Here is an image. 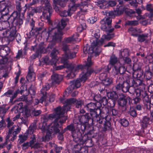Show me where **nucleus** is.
Listing matches in <instances>:
<instances>
[{"label": "nucleus", "mask_w": 153, "mask_h": 153, "mask_svg": "<svg viewBox=\"0 0 153 153\" xmlns=\"http://www.w3.org/2000/svg\"><path fill=\"white\" fill-rule=\"evenodd\" d=\"M129 85L127 82H125L120 85H116L113 88L114 90L118 91L122 90L123 92H126L129 90L128 88Z\"/></svg>", "instance_id": "obj_18"}, {"label": "nucleus", "mask_w": 153, "mask_h": 153, "mask_svg": "<svg viewBox=\"0 0 153 153\" xmlns=\"http://www.w3.org/2000/svg\"><path fill=\"white\" fill-rule=\"evenodd\" d=\"M19 89H17L16 91L14 93L13 95L12 96L10 100V101L11 102H12L13 100L17 96V94H19Z\"/></svg>", "instance_id": "obj_63"}, {"label": "nucleus", "mask_w": 153, "mask_h": 153, "mask_svg": "<svg viewBox=\"0 0 153 153\" xmlns=\"http://www.w3.org/2000/svg\"><path fill=\"white\" fill-rule=\"evenodd\" d=\"M48 94H46L45 95L42 96L40 99V102L41 103H42L44 102L45 105H46L50 102H53L54 100V96L52 95L50 96V97H48Z\"/></svg>", "instance_id": "obj_19"}, {"label": "nucleus", "mask_w": 153, "mask_h": 153, "mask_svg": "<svg viewBox=\"0 0 153 153\" xmlns=\"http://www.w3.org/2000/svg\"><path fill=\"white\" fill-rule=\"evenodd\" d=\"M9 47H5L0 49V56L1 57H5L9 52Z\"/></svg>", "instance_id": "obj_31"}, {"label": "nucleus", "mask_w": 153, "mask_h": 153, "mask_svg": "<svg viewBox=\"0 0 153 153\" xmlns=\"http://www.w3.org/2000/svg\"><path fill=\"white\" fill-rule=\"evenodd\" d=\"M67 0H53V6L54 8L56 11L58 10V8L56 5L58 4L62 7H64L66 5Z\"/></svg>", "instance_id": "obj_28"}, {"label": "nucleus", "mask_w": 153, "mask_h": 153, "mask_svg": "<svg viewBox=\"0 0 153 153\" xmlns=\"http://www.w3.org/2000/svg\"><path fill=\"white\" fill-rule=\"evenodd\" d=\"M99 30L98 29H97V32H94V33H92V36H93V35H94V36L95 37V40H91V42H92L91 44L94 42L95 43V45H97V44H96V41H97V42L99 41H98L97 39L99 38L100 36V34L99 32Z\"/></svg>", "instance_id": "obj_49"}, {"label": "nucleus", "mask_w": 153, "mask_h": 153, "mask_svg": "<svg viewBox=\"0 0 153 153\" xmlns=\"http://www.w3.org/2000/svg\"><path fill=\"white\" fill-rule=\"evenodd\" d=\"M30 146L32 148L34 149H39V150H42V149L41 144L38 143H36L33 145L31 144Z\"/></svg>", "instance_id": "obj_53"}, {"label": "nucleus", "mask_w": 153, "mask_h": 153, "mask_svg": "<svg viewBox=\"0 0 153 153\" xmlns=\"http://www.w3.org/2000/svg\"><path fill=\"white\" fill-rule=\"evenodd\" d=\"M106 74L104 73H102L100 75V77H102V84L105 86L110 85L112 82V79L106 77Z\"/></svg>", "instance_id": "obj_23"}, {"label": "nucleus", "mask_w": 153, "mask_h": 153, "mask_svg": "<svg viewBox=\"0 0 153 153\" xmlns=\"http://www.w3.org/2000/svg\"><path fill=\"white\" fill-rule=\"evenodd\" d=\"M126 24L129 25L135 26L138 24V22L136 20L129 21L126 22Z\"/></svg>", "instance_id": "obj_55"}, {"label": "nucleus", "mask_w": 153, "mask_h": 153, "mask_svg": "<svg viewBox=\"0 0 153 153\" xmlns=\"http://www.w3.org/2000/svg\"><path fill=\"white\" fill-rule=\"evenodd\" d=\"M42 123L40 124L39 128H40L43 132L47 131L48 127L50 125H49L48 127L47 126V122L48 121V119L45 117H43L42 120Z\"/></svg>", "instance_id": "obj_29"}, {"label": "nucleus", "mask_w": 153, "mask_h": 153, "mask_svg": "<svg viewBox=\"0 0 153 153\" xmlns=\"http://www.w3.org/2000/svg\"><path fill=\"white\" fill-rule=\"evenodd\" d=\"M148 34H143L138 35V41L140 42H142L146 40L148 38Z\"/></svg>", "instance_id": "obj_39"}, {"label": "nucleus", "mask_w": 153, "mask_h": 153, "mask_svg": "<svg viewBox=\"0 0 153 153\" xmlns=\"http://www.w3.org/2000/svg\"><path fill=\"white\" fill-rule=\"evenodd\" d=\"M117 59V58H111L109 61L110 65H114V69H115V66H119L120 65L119 61Z\"/></svg>", "instance_id": "obj_35"}, {"label": "nucleus", "mask_w": 153, "mask_h": 153, "mask_svg": "<svg viewBox=\"0 0 153 153\" xmlns=\"http://www.w3.org/2000/svg\"><path fill=\"white\" fill-rule=\"evenodd\" d=\"M152 14H149L148 13H146L144 15L143 18L144 19L147 18L148 19L147 20H144L141 22V23L144 25H145L148 24H150L151 22L149 20L151 19V17H152Z\"/></svg>", "instance_id": "obj_34"}, {"label": "nucleus", "mask_w": 153, "mask_h": 153, "mask_svg": "<svg viewBox=\"0 0 153 153\" xmlns=\"http://www.w3.org/2000/svg\"><path fill=\"white\" fill-rule=\"evenodd\" d=\"M60 102L64 103V106L61 108L58 107L54 109L55 113L51 114L50 117H60L61 118L59 120L60 123L62 124L65 123L67 119V117L64 116L65 111L69 110L70 108L71 105L74 104L77 108L80 107L83 103V102L80 100H76L74 98H71L65 100L63 98L60 99Z\"/></svg>", "instance_id": "obj_1"}, {"label": "nucleus", "mask_w": 153, "mask_h": 153, "mask_svg": "<svg viewBox=\"0 0 153 153\" xmlns=\"http://www.w3.org/2000/svg\"><path fill=\"white\" fill-rule=\"evenodd\" d=\"M42 111L40 110H33L32 112V114L34 116H38L41 113Z\"/></svg>", "instance_id": "obj_62"}, {"label": "nucleus", "mask_w": 153, "mask_h": 153, "mask_svg": "<svg viewBox=\"0 0 153 153\" xmlns=\"http://www.w3.org/2000/svg\"><path fill=\"white\" fill-rule=\"evenodd\" d=\"M31 8L33 12L35 13L40 12L42 10V8L41 7H37L36 8L32 7Z\"/></svg>", "instance_id": "obj_61"}, {"label": "nucleus", "mask_w": 153, "mask_h": 153, "mask_svg": "<svg viewBox=\"0 0 153 153\" xmlns=\"http://www.w3.org/2000/svg\"><path fill=\"white\" fill-rule=\"evenodd\" d=\"M125 82H126L124 81V79L122 76L119 77V78H118L116 81L117 83V85L120 86Z\"/></svg>", "instance_id": "obj_54"}, {"label": "nucleus", "mask_w": 153, "mask_h": 153, "mask_svg": "<svg viewBox=\"0 0 153 153\" xmlns=\"http://www.w3.org/2000/svg\"><path fill=\"white\" fill-rule=\"evenodd\" d=\"M28 91L29 93L31 94V95H35V90L34 87L32 85H31L30 87L28 90Z\"/></svg>", "instance_id": "obj_60"}, {"label": "nucleus", "mask_w": 153, "mask_h": 153, "mask_svg": "<svg viewBox=\"0 0 153 153\" xmlns=\"http://www.w3.org/2000/svg\"><path fill=\"white\" fill-rule=\"evenodd\" d=\"M89 67H90L88 66L84 67L83 68L81 69H86L87 71L86 73H83V74L81 77L80 79L74 80L70 82V86L67 89L68 90V89H69V92L70 93L74 89H76L80 87L81 85L80 82H85L88 78V77L89 76L91 73L93 72L94 70L93 69H91L89 70L88 69V68Z\"/></svg>", "instance_id": "obj_6"}, {"label": "nucleus", "mask_w": 153, "mask_h": 153, "mask_svg": "<svg viewBox=\"0 0 153 153\" xmlns=\"http://www.w3.org/2000/svg\"><path fill=\"white\" fill-rule=\"evenodd\" d=\"M39 61L40 66L43 65L45 63L52 65L56 64L57 59L56 58H51V60H49V58H39Z\"/></svg>", "instance_id": "obj_16"}, {"label": "nucleus", "mask_w": 153, "mask_h": 153, "mask_svg": "<svg viewBox=\"0 0 153 153\" xmlns=\"http://www.w3.org/2000/svg\"><path fill=\"white\" fill-rule=\"evenodd\" d=\"M114 37L113 35L108 34L103 36L99 41H96V44L94 42L91 44L90 47H88V45H87L83 47V51L84 53L88 55L85 56L88 57L91 56L97 57L101 51V49L100 47L102 45L104 42V39L108 40H110Z\"/></svg>", "instance_id": "obj_3"}, {"label": "nucleus", "mask_w": 153, "mask_h": 153, "mask_svg": "<svg viewBox=\"0 0 153 153\" xmlns=\"http://www.w3.org/2000/svg\"><path fill=\"white\" fill-rule=\"evenodd\" d=\"M128 32L131 35L134 36H137L138 35V32L136 28L131 27L128 29Z\"/></svg>", "instance_id": "obj_40"}, {"label": "nucleus", "mask_w": 153, "mask_h": 153, "mask_svg": "<svg viewBox=\"0 0 153 153\" xmlns=\"http://www.w3.org/2000/svg\"><path fill=\"white\" fill-rule=\"evenodd\" d=\"M120 96L121 97L118 100V104L121 107L125 106L127 103L128 101L130 102V100H131V98L129 97L126 98L125 95L123 94H120Z\"/></svg>", "instance_id": "obj_21"}, {"label": "nucleus", "mask_w": 153, "mask_h": 153, "mask_svg": "<svg viewBox=\"0 0 153 153\" xmlns=\"http://www.w3.org/2000/svg\"><path fill=\"white\" fill-rule=\"evenodd\" d=\"M50 114L48 117L50 119H55L54 121L51 123L50 125L48 127V128L47 131L46 135L45 136H43L41 138L42 141H48L52 138L51 135L53 132L55 133H59L60 131V129L59 128L61 129V127L60 126L59 127L58 122H59L60 118V117H50Z\"/></svg>", "instance_id": "obj_5"}, {"label": "nucleus", "mask_w": 153, "mask_h": 153, "mask_svg": "<svg viewBox=\"0 0 153 153\" xmlns=\"http://www.w3.org/2000/svg\"><path fill=\"white\" fill-rule=\"evenodd\" d=\"M149 118L147 116H145L143 117L142 120L141 121V125L142 127L144 128L148 125L149 123Z\"/></svg>", "instance_id": "obj_33"}, {"label": "nucleus", "mask_w": 153, "mask_h": 153, "mask_svg": "<svg viewBox=\"0 0 153 153\" xmlns=\"http://www.w3.org/2000/svg\"><path fill=\"white\" fill-rule=\"evenodd\" d=\"M120 54L122 57H128L129 54V51L127 49H124L121 50Z\"/></svg>", "instance_id": "obj_43"}, {"label": "nucleus", "mask_w": 153, "mask_h": 153, "mask_svg": "<svg viewBox=\"0 0 153 153\" xmlns=\"http://www.w3.org/2000/svg\"><path fill=\"white\" fill-rule=\"evenodd\" d=\"M28 136V134L27 133H25L23 134H20L19 136V143L21 144L27 140Z\"/></svg>", "instance_id": "obj_37"}, {"label": "nucleus", "mask_w": 153, "mask_h": 153, "mask_svg": "<svg viewBox=\"0 0 153 153\" xmlns=\"http://www.w3.org/2000/svg\"><path fill=\"white\" fill-rule=\"evenodd\" d=\"M129 113L130 115L134 117H136L137 116V113L136 110L133 107L130 108Z\"/></svg>", "instance_id": "obj_50"}, {"label": "nucleus", "mask_w": 153, "mask_h": 153, "mask_svg": "<svg viewBox=\"0 0 153 153\" xmlns=\"http://www.w3.org/2000/svg\"><path fill=\"white\" fill-rule=\"evenodd\" d=\"M65 132V130H64V129L63 130H62L61 132L59 134V135L58 136V138L59 140H62L63 139V134Z\"/></svg>", "instance_id": "obj_64"}, {"label": "nucleus", "mask_w": 153, "mask_h": 153, "mask_svg": "<svg viewBox=\"0 0 153 153\" xmlns=\"http://www.w3.org/2000/svg\"><path fill=\"white\" fill-rule=\"evenodd\" d=\"M65 131L67 130H68L71 131L72 136L73 138L74 141L75 142L80 141L81 143L85 140H84V137H85V135L82 137L81 133L79 130L76 131V130L75 126L73 124H71L68 126L64 129Z\"/></svg>", "instance_id": "obj_8"}, {"label": "nucleus", "mask_w": 153, "mask_h": 153, "mask_svg": "<svg viewBox=\"0 0 153 153\" xmlns=\"http://www.w3.org/2000/svg\"><path fill=\"white\" fill-rule=\"evenodd\" d=\"M16 33V29L15 27L12 26L10 28V30H6L2 33L3 36L4 37L8 38L9 41H11L14 39V36Z\"/></svg>", "instance_id": "obj_13"}, {"label": "nucleus", "mask_w": 153, "mask_h": 153, "mask_svg": "<svg viewBox=\"0 0 153 153\" xmlns=\"http://www.w3.org/2000/svg\"><path fill=\"white\" fill-rule=\"evenodd\" d=\"M50 88V86L48 83H46L43 86V88L41 90V94L42 96L45 95L47 94L46 91L48 90Z\"/></svg>", "instance_id": "obj_45"}, {"label": "nucleus", "mask_w": 153, "mask_h": 153, "mask_svg": "<svg viewBox=\"0 0 153 153\" xmlns=\"http://www.w3.org/2000/svg\"><path fill=\"white\" fill-rule=\"evenodd\" d=\"M82 24L78 27L77 30L78 32H81L82 31L86 28V24L85 23V21L84 20H82Z\"/></svg>", "instance_id": "obj_47"}, {"label": "nucleus", "mask_w": 153, "mask_h": 153, "mask_svg": "<svg viewBox=\"0 0 153 153\" xmlns=\"http://www.w3.org/2000/svg\"><path fill=\"white\" fill-rule=\"evenodd\" d=\"M145 104V108H146L147 111H149L150 112L153 111V105L148 101L146 102Z\"/></svg>", "instance_id": "obj_41"}, {"label": "nucleus", "mask_w": 153, "mask_h": 153, "mask_svg": "<svg viewBox=\"0 0 153 153\" xmlns=\"http://www.w3.org/2000/svg\"><path fill=\"white\" fill-rule=\"evenodd\" d=\"M21 130V128L16 125H13L12 127L9 128L8 134L6 138V142L10 137H12L10 139L11 140H14L17 137L16 135L19 133Z\"/></svg>", "instance_id": "obj_11"}, {"label": "nucleus", "mask_w": 153, "mask_h": 153, "mask_svg": "<svg viewBox=\"0 0 153 153\" xmlns=\"http://www.w3.org/2000/svg\"><path fill=\"white\" fill-rule=\"evenodd\" d=\"M52 7L51 6L48 0L45 4L43 14L44 16L48 21L52 13Z\"/></svg>", "instance_id": "obj_14"}, {"label": "nucleus", "mask_w": 153, "mask_h": 153, "mask_svg": "<svg viewBox=\"0 0 153 153\" xmlns=\"http://www.w3.org/2000/svg\"><path fill=\"white\" fill-rule=\"evenodd\" d=\"M35 140V137L34 136L32 140L30 142V143L27 142L26 143H25L23 144L22 146L23 148L25 149H27V148L29 146H30V145H31V144H32Z\"/></svg>", "instance_id": "obj_51"}, {"label": "nucleus", "mask_w": 153, "mask_h": 153, "mask_svg": "<svg viewBox=\"0 0 153 153\" xmlns=\"http://www.w3.org/2000/svg\"><path fill=\"white\" fill-rule=\"evenodd\" d=\"M136 96L142 98L144 101H148L149 100L148 95L146 91L137 90L136 91Z\"/></svg>", "instance_id": "obj_25"}, {"label": "nucleus", "mask_w": 153, "mask_h": 153, "mask_svg": "<svg viewBox=\"0 0 153 153\" xmlns=\"http://www.w3.org/2000/svg\"><path fill=\"white\" fill-rule=\"evenodd\" d=\"M84 140H85L82 143H81V142L79 141L78 142H76V143H78L76 145H75L74 146V148L76 149H77L76 150V151H79V150H81V149L82 145V144L84 143V142L86 140V139H84Z\"/></svg>", "instance_id": "obj_48"}, {"label": "nucleus", "mask_w": 153, "mask_h": 153, "mask_svg": "<svg viewBox=\"0 0 153 153\" xmlns=\"http://www.w3.org/2000/svg\"><path fill=\"white\" fill-rule=\"evenodd\" d=\"M107 96L109 98L113 100V102L114 105L115 101L118 98V95L116 92L115 91L109 92L107 93Z\"/></svg>", "instance_id": "obj_30"}, {"label": "nucleus", "mask_w": 153, "mask_h": 153, "mask_svg": "<svg viewBox=\"0 0 153 153\" xmlns=\"http://www.w3.org/2000/svg\"><path fill=\"white\" fill-rule=\"evenodd\" d=\"M79 6V4H75L72 6L70 9L68 10H64V11H60L59 12V14L60 16H70L73 13V12L75 11L77 7Z\"/></svg>", "instance_id": "obj_15"}, {"label": "nucleus", "mask_w": 153, "mask_h": 153, "mask_svg": "<svg viewBox=\"0 0 153 153\" xmlns=\"http://www.w3.org/2000/svg\"><path fill=\"white\" fill-rule=\"evenodd\" d=\"M121 125L123 126L126 127L128 124V121L126 119H122L120 120V122Z\"/></svg>", "instance_id": "obj_58"}, {"label": "nucleus", "mask_w": 153, "mask_h": 153, "mask_svg": "<svg viewBox=\"0 0 153 153\" xmlns=\"http://www.w3.org/2000/svg\"><path fill=\"white\" fill-rule=\"evenodd\" d=\"M47 75V72L45 71L42 73L38 75V78L40 80H42L43 78L46 76Z\"/></svg>", "instance_id": "obj_56"}, {"label": "nucleus", "mask_w": 153, "mask_h": 153, "mask_svg": "<svg viewBox=\"0 0 153 153\" xmlns=\"http://www.w3.org/2000/svg\"><path fill=\"white\" fill-rule=\"evenodd\" d=\"M68 22V20L67 19H62L61 22V26L55 28L49 27L46 34V40L48 41V39L50 38L54 42L57 41L58 40L60 41L63 34L62 29L67 24Z\"/></svg>", "instance_id": "obj_4"}, {"label": "nucleus", "mask_w": 153, "mask_h": 153, "mask_svg": "<svg viewBox=\"0 0 153 153\" xmlns=\"http://www.w3.org/2000/svg\"><path fill=\"white\" fill-rule=\"evenodd\" d=\"M18 13L17 12H14L9 17L7 16L8 13L2 14L0 19L2 21H7V20H8V22H10L11 23L14 22L16 24L20 25L22 23L23 21L22 19L19 18Z\"/></svg>", "instance_id": "obj_10"}, {"label": "nucleus", "mask_w": 153, "mask_h": 153, "mask_svg": "<svg viewBox=\"0 0 153 153\" xmlns=\"http://www.w3.org/2000/svg\"><path fill=\"white\" fill-rule=\"evenodd\" d=\"M131 81L134 82L133 85L137 87V90H140L142 91H145V89L146 87L145 84L140 80H136L134 81L133 79H130Z\"/></svg>", "instance_id": "obj_22"}, {"label": "nucleus", "mask_w": 153, "mask_h": 153, "mask_svg": "<svg viewBox=\"0 0 153 153\" xmlns=\"http://www.w3.org/2000/svg\"><path fill=\"white\" fill-rule=\"evenodd\" d=\"M78 119L82 126L84 127L83 129H81L82 131L85 129L86 125L88 124L92 125L91 123L92 121V116L89 113H87L85 115L80 116L78 117Z\"/></svg>", "instance_id": "obj_12"}, {"label": "nucleus", "mask_w": 153, "mask_h": 153, "mask_svg": "<svg viewBox=\"0 0 153 153\" xmlns=\"http://www.w3.org/2000/svg\"><path fill=\"white\" fill-rule=\"evenodd\" d=\"M61 62L63 64V65H59L56 67V70L63 69L65 68H67L71 71V72L68 74L66 77L67 79H68L74 77L75 74L74 72H77L80 69L83 68L84 67H91L93 65L94 62L91 60V58H88L86 61H85V64L83 65H72L69 63L68 58H61Z\"/></svg>", "instance_id": "obj_2"}, {"label": "nucleus", "mask_w": 153, "mask_h": 153, "mask_svg": "<svg viewBox=\"0 0 153 153\" xmlns=\"http://www.w3.org/2000/svg\"><path fill=\"white\" fill-rule=\"evenodd\" d=\"M146 9L151 13H153V6L151 4H148L146 6Z\"/></svg>", "instance_id": "obj_59"}, {"label": "nucleus", "mask_w": 153, "mask_h": 153, "mask_svg": "<svg viewBox=\"0 0 153 153\" xmlns=\"http://www.w3.org/2000/svg\"><path fill=\"white\" fill-rule=\"evenodd\" d=\"M28 97H27V96H22V98L23 100L25 101L27 105H29L31 104L32 102V96H31L30 97V99H28Z\"/></svg>", "instance_id": "obj_44"}, {"label": "nucleus", "mask_w": 153, "mask_h": 153, "mask_svg": "<svg viewBox=\"0 0 153 153\" xmlns=\"http://www.w3.org/2000/svg\"><path fill=\"white\" fill-rule=\"evenodd\" d=\"M36 128V123L35 122L33 123L30 126L28 130V132L30 134H32Z\"/></svg>", "instance_id": "obj_38"}, {"label": "nucleus", "mask_w": 153, "mask_h": 153, "mask_svg": "<svg viewBox=\"0 0 153 153\" xmlns=\"http://www.w3.org/2000/svg\"><path fill=\"white\" fill-rule=\"evenodd\" d=\"M96 104L94 103L91 102L86 105L85 108L88 111H89L91 115H95L97 111H95Z\"/></svg>", "instance_id": "obj_20"}, {"label": "nucleus", "mask_w": 153, "mask_h": 153, "mask_svg": "<svg viewBox=\"0 0 153 153\" xmlns=\"http://www.w3.org/2000/svg\"><path fill=\"white\" fill-rule=\"evenodd\" d=\"M34 73L33 72L32 68L30 66L28 68V72L27 77L28 79H30L33 78H34Z\"/></svg>", "instance_id": "obj_42"}, {"label": "nucleus", "mask_w": 153, "mask_h": 153, "mask_svg": "<svg viewBox=\"0 0 153 153\" xmlns=\"http://www.w3.org/2000/svg\"><path fill=\"white\" fill-rule=\"evenodd\" d=\"M96 111H99V114H98L97 112H96L95 115H91L92 116V121L91 122V124L92 125H97L98 123L102 124L103 121L104 120V118L102 117L99 114H103L104 116L102 115L103 116H104L105 117H106L108 116L109 114L108 109L106 107H104L100 109H96Z\"/></svg>", "instance_id": "obj_7"}, {"label": "nucleus", "mask_w": 153, "mask_h": 153, "mask_svg": "<svg viewBox=\"0 0 153 153\" xmlns=\"http://www.w3.org/2000/svg\"><path fill=\"white\" fill-rule=\"evenodd\" d=\"M10 22L7 21H2L0 22V30L6 29L10 26L9 23Z\"/></svg>", "instance_id": "obj_36"}, {"label": "nucleus", "mask_w": 153, "mask_h": 153, "mask_svg": "<svg viewBox=\"0 0 153 153\" xmlns=\"http://www.w3.org/2000/svg\"><path fill=\"white\" fill-rule=\"evenodd\" d=\"M111 22V19L109 17L105 18L102 19L100 22L101 28L103 30H107V27L108 26V27L110 28Z\"/></svg>", "instance_id": "obj_17"}, {"label": "nucleus", "mask_w": 153, "mask_h": 153, "mask_svg": "<svg viewBox=\"0 0 153 153\" xmlns=\"http://www.w3.org/2000/svg\"><path fill=\"white\" fill-rule=\"evenodd\" d=\"M62 76L57 74H53L51 76L52 82L53 84H59L62 80Z\"/></svg>", "instance_id": "obj_26"}, {"label": "nucleus", "mask_w": 153, "mask_h": 153, "mask_svg": "<svg viewBox=\"0 0 153 153\" xmlns=\"http://www.w3.org/2000/svg\"><path fill=\"white\" fill-rule=\"evenodd\" d=\"M6 121L7 123V127L9 128H10V127L14 124V123L12 120L10 119L9 117L7 118Z\"/></svg>", "instance_id": "obj_52"}, {"label": "nucleus", "mask_w": 153, "mask_h": 153, "mask_svg": "<svg viewBox=\"0 0 153 153\" xmlns=\"http://www.w3.org/2000/svg\"><path fill=\"white\" fill-rule=\"evenodd\" d=\"M131 82L132 83V85L130 86H129L128 89L129 90L128 91L130 94H133L134 93H135L136 95V91L137 90V88H136L135 87V86L133 85L134 82Z\"/></svg>", "instance_id": "obj_46"}, {"label": "nucleus", "mask_w": 153, "mask_h": 153, "mask_svg": "<svg viewBox=\"0 0 153 153\" xmlns=\"http://www.w3.org/2000/svg\"><path fill=\"white\" fill-rule=\"evenodd\" d=\"M26 54V51L25 50L22 51L21 50H19L16 57H19L23 56L24 55Z\"/></svg>", "instance_id": "obj_57"}, {"label": "nucleus", "mask_w": 153, "mask_h": 153, "mask_svg": "<svg viewBox=\"0 0 153 153\" xmlns=\"http://www.w3.org/2000/svg\"><path fill=\"white\" fill-rule=\"evenodd\" d=\"M124 11V9L122 7H119L116 10L110 12L109 15L112 18H114L116 16H119L122 14Z\"/></svg>", "instance_id": "obj_24"}, {"label": "nucleus", "mask_w": 153, "mask_h": 153, "mask_svg": "<svg viewBox=\"0 0 153 153\" xmlns=\"http://www.w3.org/2000/svg\"><path fill=\"white\" fill-rule=\"evenodd\" d=\"M74 40L72 37L66 38L64 42L63 43L62 49L64 51L65 54V57H74L77 56L75 52L71 53L69 47V45L67 43H71Z\"/></svg>", "instance_id": "obj_9"}, {"label": "nucleus", "mask_w": 153, "mask_h": 153, "mask_svg": "<svg viewBox=\"0 0 153 153\" xmlns=\"http://www.w3.org/2000/svg\"><path fill=\"white\" fill-rule=\"evenodd\" d=\"M115 70L116 74H120V75L124 74L126 71V69L124 66H120V65L119 66L115 67Z\"/></svg>", "instance_id": "obj_32"}, {"label": "nucleus", "mask_w": 153, "mask_h": 153, "mask_svg": "<svg viewBox=\"0 0 153 153\" xmlns=\"http://www.w3.org/2000/svg\"><path fill=\"white\" fill-rule=\"evenodd\" d=\"M11 9L10 5H6L5 4H0V12L2 14L8 13Z\"/></svg>", "instance_id": "obj_27"}]
</instances>
